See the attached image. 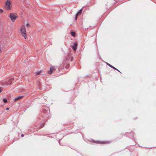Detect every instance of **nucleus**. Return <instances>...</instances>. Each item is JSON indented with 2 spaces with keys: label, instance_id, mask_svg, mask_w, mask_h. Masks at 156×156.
<instances>
[{
  "label": "nucleus",
  "instance_id": "nucleus-10",
  "mask_svg": "<svg viewBox=\"0 0 156 156\" xmlns=\"http://www.w3.org/2000/svg\"><path fill=\"white\" fill-rule=\"evenodd\" d=\"M109 66L110 67H111L113 69H115V70H116L118 71H119V72H120L119 70L118 69H116L115 68V67H113V66H112L110 65H109Z\"/></svg>",
  "mask_w": 156,
  "mask_h": 156
},
{
  "label": "nucleus",
  "instance_id": "nucleus-7",
  "mask_svg": "<svg viewBox=\"0 0 156 156\" xmlns=\"http://www.w3.org/2000/svg\"><path fill=\"white\" fill-rule=\"evenodd\" d=\"M110 143V142L108 141H100L99 143L100 144H108Z\"/></svg>",
  "mask_w": 156,
  "mask_h": 156
},
{
  "label": "nucleus",
  "instance_id": "nucleus-8",
  "mask_svg": "<svg viewBox=\"0 0 156 156\" xmlns=\"http://www.w3.org/2000/svg\"><path fill=\"white\" fill-rule=\"evenodd\" d=\"M82 11V9H81L77 13H76L78 15H80L81 14Z\"/></svg>",
  "mask_w": 156,
  "mask_h": 156
},
{
  "label": "nucleus",
  "instance_id": "nucleus-6",
  "mask_svg": "<svg viewBox=\"0 0 156 156\" xmlns=\"http://www.w3.org/2000/svg\"><path fill=\"white\" fill-rule=\"evenodd\" d=\"M23 96H18L16 97L14 99V101H16L17 100H19L20 99L23 98Z\"/></svg>",
  "mask_w": 156,
  "mask_h": 156
},
{
  "label": "nucleus",
  "instance_id": "nucleus-1",
  "mask_svg": "<svg viewBox=\"0 0 156 156\" xmlns=\"http://www.w3.org/2000/svg\"><path fill=\"white\" fill-rule=\"evenodd\" d=\"M20 30L21 34L25 39H26L27 38V35L25 25H23L21 26Z\"/></svg>",
  "mask_w": 156,
  "mask_h": 156
},
{
  "label": "nucleus",
  "instance_id": "nucleus-9",
  "mask_svg": "<svg viewBox=\"0 0 156 156\" xmlns=\"http://www.w3.org/2000/svg\"><path fill=\"white\" fill-rule=\"evenodd\" d=\"M41 73V71L37 72L35 73V74L36 76H37L40 75Z\"/></svg>",
  "mask_w": 156,
  "mask_h": 156
},
{
  "label": "nucleus",
  "instance_id": "nucleus-2",
  "mask_svg": "<svg viewBox=\"0 0 156 156\" xmlns=\"http://www.w3.org/2000/svg\"><path fill=\"white\" fill-rule=\"evenodd\" d=\"M12 5L10 0H7L5 3L4 8L6 10H10L11 9Z\"/></svg>",
  "mask_w": 156,
  "mask_h": 156
},
{
  "label": "nucleus",
  "instance_id": "nucleus-4",
  "mask_svg": "<svg viewBox=\"0 0 156 156\" xmlns=\"http://www.w3.org/2000/svg\"><path fill=\"white\" fill-rule=\"evenodd\" d=\"M55 69L54 67L51 66L50 68V70L48 71V73L49 74H51L53 72L55 71Z\"/></svg>",
  "mask_w": 156,
  "mask_h": 156
},
{
  "label": "nucleus",
  "instance_id": "nucleus-14",
  "mask_svg": "<svg viewBox=\"0 0 156 156\" xmlns=\"http://www.w3.org/2000/svg\"><path fill=\"white\" fill-rule=\"evenodd\" d=\"M3 101L4 103H6L7 101V100L5 99H4Z\"/></svg>",
  "mask_w": 156,
  "mask_h": 156
},
{
  "label": "nucleus",
  "instance_id": "nucleus-11",
  "mask_svg": "<svg viewBox=\"0 0 156 156\" xmlns=\"http://www.w3.org/2000/svg\"><path fill=\"white\" fill-rule=\"evenodd\" d=\"M71 34L72 35L73 37H75L76 35L75 33L74 32H71Z\"/></svg>",
  "mask_w": 156,
  "mask_h": 156
},
{
  "label": "nucleus",
  "instance_id": "nucleus-20",
  "mask_svg": "<svg viewBox=\"0 0 156 156\" xmlns=\"http://www.w3.org/2000/svg\"><path fill=\"white\" fill-rule=\"evenodd\" d=\"M10 80H11L12 81V80H13V79H11Z\"/></svg>",
  "mask_w": 156,
  "mask_h": 156
},
{
  "label": "nucleus",
  "instance_id": "nucleus-13",
  "mask_svg": "<svg viewBox=\"0 0 156 156\" xmlns=\"http://www.w3.org/2000/svg\"><path fill=\"white\" fill-rule=\"evenodd\" d=\"M69 67V64H67V65H66V66H65V68H66V69H68V68Z\"/></svg>",
  "mask_w": 156,
  "mask_h": 156
},
{
  "label": "nucleus",
  "instance_id": "nucleus-17",
  "mask_svg": "<svg viewBox=\"0 0 156 156\" xmlns=\"http://www.w3.org/2000/svg\"><path fill=\"white\" fill-rule=\"evenodd\" d=\"M9 108H6V110H9Z\"/></svg>",
  "mask_w": 156,
  "mask_h": 156
},
{
  "label": "nucleus",
  "instance_id": "nucleus-15",
  "mask_svg": "<svg viewBox=\"0 0 156 156\" xmlns=\"http://www.w3.org/2000/svg\"><path fill=\"white\" fill-rule=\"evenodd\" d=\"M78 15L77 14H76V15H75V20H77V16H78Z\"/></svg>",
  "mask_w": 156,
  "mask_h": 156
},
{
  "label": "nucleus",
  "instance_id": "nucleus-5",
  "mask_svg": "<svg viewBox=\"0 0 156 156\" xmlns=\"http://www.w3.org/2000/svg\"><path fill=\"white\" fill-rule=\"evenodd\" d=\"M77 46V43H75L74 44V45L72 46V48L73 49V50L75 51H76V50Z\"/></svg>",
  "mask_w": 156,
  "mask_h": 156
},
{
  "label": "nucleus",
  "instance_id": "nucleus-18",
  "mask_svg": "<svg viewBox=\"0 0 156 156\" xmlns=\"http://www.w3.org/2000/svg\"><path fill=\"white\" fill-rule=\"evenodd\" d=\"M21 136H22V137H23V134H22L21 135Z\"/></svg>",
  "mask_w": 156,
  "mask_h": 156
},
{
  "label": "nucleus",
  "instance_id": "nucleus-16",
  "mask_svg": "<svg viewBox=\"0 0 156 156\" xmlns=\"http://www.w3.org/2000/svg\"><path fill=\"white\" fill-rule=\"evenodd\" d=\"M0 12H3V11L2 9H0Z\"/></svg>",
  "mask_w": 156,
  "mask_h": 156
},
{
  "label": "nucleus",
  "instance_id": "nucleus-21",
  "mask_svg": "<svg viewBox=\"0 0 156 156\" xmlns=\"http://www.w3.org/2000/svg\"><path fill=\"white\" fill-rule=\"evenodd\" d=\"M1 92V91L0 90V93Z\"/></svg>",
  "mask_w": 156,
  "mask_h": 156
},
{
  "label": "nucleus",
  "instance_id": "nucleus-19",
  "mask_svg": "<svg viewBox=\"0 0 156 156\" xmlns=\"http://www.w3.org/2000/svg\"><path fill=\"white\" fill-rule=\"evenodd\" d=\"M1 49L0 48V53L1 52Z\"/></svg>",
  "mask_w": 156,
  "mask_h": 156
},
{
  "label": "nucleus",
  "instance_id": "nucleus-3",
  "mask_svg": "<svg viewBox=\"0 0 156 156\" xmlns=\"http://www.w3.org/2000/svg\"><path fill=\"white\" fill-rule=\"evenodd\" d=\"M18 16L17 14L16 13H11L9 14V17L11 20L14 22L15 21L16 19L18 17Z\"/></svg>",
  "mask_w": 156,
  "mask_h": 156
},
{
  "label": "nucleus",
  "instance_id": "nucleus-12",
  "mask_svg": "<svg viewBox=\"0 0 156 156\" xmlns=\"http://www.w3.org/2000/svg\"><path fill=\"white\" fill-rule=\"evenodd\" d=\"M25 26L27 28H29L30 27V25L29 23H27Z\"/></svg>",
  "mask_w": 156,
  "mask_h": 156
}]
</instances>
